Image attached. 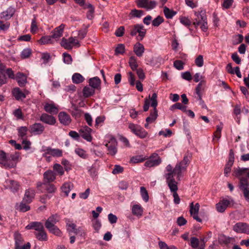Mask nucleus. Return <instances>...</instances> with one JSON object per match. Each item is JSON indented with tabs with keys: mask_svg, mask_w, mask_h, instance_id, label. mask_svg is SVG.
<instances>
[{
	"mask_svg": "<svg viewBox=\"0 0 249 249\" xmlns=\"http://www.w3.org/2000/svg\"><path fill=\"white\" fill-rule=\"evenodd\" d=\"M91 131L92 129L87 126L82 127L79 131L81 136L88 142L92 141Z\"/></svg>",
	"mask_w": 249,
	"mask_h": 249,
	"instance_id": "obj_17",
	"label": "nucleus"
},
{
	"mask_svg": "<svg viewBox=\"0 0 249 249\" xmlns=\"http://www.w3.org/2000/svg\"><path fill=\"white\" fill-rule=\"evenodd\" d=\"M127 31L132 36H136L138 34V36H136V39L138 41H142L145 37L146 33V30L142 24H136L129 26Z\"/></svg>",
	"mask_w": 249,
	"mask_h": 249,
	"instance_id": "obj_2",
	"label": "nucleus"
},
{
	"mask_svg": "<svg viewBox=\"0 0 249 249\" xmlns=\"http://www.w3.org/2000/svg\"><path fill=\"white\" fill-rule=\"evenodd\" d=\"M234 161V154L232 149H231L229 152V160L226 164L224 168V174L226 176H228V174L231 171V168Z\"/></svg>",
	"mask_w": 249,
	"mask_h": 249,
	"instance_id": "obj_14",
	"label": "nucleus"
},
{
	"mask_svg": "<svg viewBox=\"0 0 249 249\" xmlns=\"http://www.w3.org/2000/svg\"><path fill=\"white\" fill-rule=\"evenodd\" d=\"M132 213L133 215L140 217L142 215L143 209L140 205H134L132 208Z\"/></svg>",
	"mask_w": 249,
	"mask_h": 249,
	"instance_id": "obj_32",
	"label": "nucleus"
},
{
	"mask_svg": "<svg viewBox=\"0 0 249 249\" xmlns=\"http://www.w3.org/2000/svg\"><path fill=\"white\" fill-rule=\"evenodd\" d=\"M40 120L49 125H54L56 123V119L53 116L45 113L41 114Z\"/></svg>",
	"mask_w": 249,
	"mask_h": 249,
	"instance_id": "obj_19",
	"label": "nucleus"
},
{
	"mask_svg": "<svg viewBox=\"0 0 249 249\" xmlns=\"http://www.w3.org/2000/svg\"><path fill=\"white\" fill-rule=\"evenodd\" d=\"M125 51V47L124 45L123 44H119L118 45L117 47L116 48L115 52V54H122L124 53Z\"/></svg>",
	"mask_w": 249,
	"mask_h": 249,
	"instance_id": "obj_58",
	"label": "nucleus"
},
{
	"mask_svg": "<svg viewBox=\"0 0 249 249\" xmlns=\"http://www.w3.org/2000/svg\"><path fill=\"white\" fill-rule=\"evenodd\" d=\"M164 21V19L162 17L160 16H158L156 18H155L152 21V24L153 26L158 27L161 23H162Z\"/></svg>",
	"mask_w": 249,
	"mask_h": 249,
	"instance_id": "obj_56",
	"label": "nucleus"
},
{
	"mask_svg": "<svg viewBox=\"0 0 249 249\" xmlns=\"http://www.w3.org/2000/svg\"><path fill=\"white\" fill-rule=\"evenodd\" d=\"M37 190L41 193L46 190L48 193H53L56 190V187L51 183L37 182L36 183Z\"/></svg>",
	"mask_w": 249,
	"mask_h": 249,
	"instance_id": "obj_7",
	"label": "nucleus"
},
{
	"mask_svg": "<svg viewBox=\"0 0 249 249\" xmlns=\"http://www.w3.org/2000/svg\"><path fill=\"white\" fill-rule=\"evenodd\" d=\"M163 13L165 17L167 19L172 18L177 14L176 11H174L173 10H170L166 6H165L163 8Z\"/></svg>",
	"mask_w": 249,
	"mask_h": 249,
	"instance_id": "obj_39",
	"label": "nucleus"
},
{
	"mask_svg": "<svg viewBox=\"0 0 249 249\" xmlns=\"http://www.w3.org/2000/svg\"><path fill=\"white\" fill-rule=\"evenodd\" d=\"M13 12L11 9L3 11L0 14V19L8 20L13 16Z\"/></svg>",
	"mask_w": 249,
	"mask_h": 249,
	"instance_id": "obj_41",
	"label": "nucleus"
},
{
	"mask_svg": "<svg viewBox=\"0 0 249 249\" xmlns=\"http://www.w3.org/2000/svg\"><path fill=\"white\" fill-rule=\"evenodd\" d=\"M239 179V188L243 192L246 200L249 202V183L248 179L244 177H240Z\"/></svg>",
	"mask_w": 249,
	"mask_h": 249,
	"instance_id": "obj_5",
	"label": "nucleus"
},
{
	"mask_svg": "<svg viewBox=\"0 0 249 249\" xmlns=\"http://www.w3.org/2000/svg\"><path fill=\"white\" fill-rule=\"evenodd\" d=\"M128 128L133 133L141 139H144L148 135L147 132L139 125L131 123L129 124Z\"/></svg>",
	"mask_w": 249,
	"mask_h": 249,
	"instance_id": "obj_6",
	"label": "nucleus"
},
{
	"mask_svg": "<svg viewBox=\"0 0 249 249\" xmlns=\"http://www.w3.org/2000/svg\"><path fill=\"white\" fill-rule=\"evenodd\" d=\"M233 202V199L229 196L222 197L220 198L219 202L216 204V209L218 212L223 213Z\"/></svg>",
	"mask_w": 249,
	"mask_h": 249,
	"instance_id": "obj_4",
	"label": "nucleus"
},
{
	"mask_svg": "<svg viewBox=\"0 0 249 249\" xmlns=\"http://www.w3.org/2000/svg\"><path fill=\"white\" fill-rule=\"evenodd\" d=\"M72 80L74 83L79 84L84 80V78L80 73H75L72 75Z\"/></svg>",
	"mask_w": 249,
	"mask_h": 249,
	"instance_id": "obj_48",
	"label": "nucleus"
},
{
	"mask_svg": "<svg viewBox=\"0 0 249 249\" xmlns=\"http://www.w3.org/2000/svg\"><path fill=\"white\" fill-rule=\"evenodd\" d=\"M161 162V160L158 154L153 153L149 159L144 163V166L148 167L159 165Z\"/></svg>",
	"mask_w": 249,
	"mask_h": 249,
	"instance_id": "obj_10",
	"label": "nucleus"
},
{
	"mask_svg": "<svg viewBox=\"0 0 249 249\" xmlns=\"http://www.w3.org/2000/svg\"><path fill=\"white\" fill-rule=\"evenodd\" d=\"M197 18L193 22V25L196 28L200 25V28L203 32H206L208 29L207 17L205 12L201 11L196 14Z\"/></svg>",
	"mask_w": 249,
	"mask_h": 249,
	"instance_id": "obj_3",
	"label": "nucleus"
},
{
	"mask_svg": "<svg viewBox=\"0 0 249 249\" xmlns=\"http://www.w3.org/2000/svg\"><path fill=\"white\" fill-rule=\"evenodd\" d=\"M195 64L198 67H201L204 64L203 56L199 55L195 59Z\"/></svg>",
	"mask_w": 249,
	"mask_h": 249,
	"instance_id": "obj_63",
	"label": "nucleus"
},
{
	"mask_svg": "<svg viewBox=\"0 0 249 249\" xmlns=\"http://www.w3.org/2000/svg\"><path fill=\"white\" fill-rule=\"evenodd\" d=\"M38 30V26L37 25L36 20V17H34L32 19L31 25V32L33 34H35Z\"/></svg>",
	"mask_w": 249,
	"mask_h": 249,
	"instance_id": "obj_59",
	"label": "nucleus"
},
{
	"mask_svg": "<svg viewBox=\"0 0 249 249\" xmlns=\"http://www.w3.org/2000/svg\"><path fill=\"white\" fill-rule=\"evenodd\" d=\"M63 60L64 62L67 64H71L72 62V59L71 55L67 53H63Z\"/></svg>",
	"mask_w": 249,
	"mask_h": 249,
	"instance_id": "obj_64",
	"label": "nucleus"
},
{
	"mask_svg": "<svg viewBox=\"0 0 249 249\" xmlns=\"http://www.w3.org/2000/svg\"><path fill=\"white\" fill-rule=\"evenodd\" d=\"M133 51L137 56L141 57L144 52V46L140 42H137L134 45Z\"/></svg>",
	"mask_w": 249,
	"mask_h": 249,
	"instance_id": "obj_29",
	"label": "nucleus"
},
{
	"mask_svg": "<svg viewBox=\"0 0 249 249\" xmlns=\"http://www.w3.org/2000/svg\"><path fill=\"white\" fill-rule=\"evenodd\" d=\"M45 127L40 123H35L29 126V131L34 135H40L44 131Z\"/></svg>",
	"mask_w": 249,
	"mask_h": 249,
	"instance_id": "obj_15",
	"label": "nucleus"
},
{
	"mask_svg": "<svg viewBox=\"0 0 249 249\" xmlns=\"http://www.w3.org/2000/svg\"><path fill=\"white\" fill-rule=\"evenodd\" d=\"M244 174H246L247 177L249 178V168H239L236 171V176L238 178L241 177Z\"/></svg>",
	"mask_w": 249,
	"mask_h": 249,
	"instance_id": "obj_43",
	"label": "nucleus"
},
{
	"mask_svg": "<svg viewBox=\"0 0 249 249\" xmlns=\"http://www.w3.org/2000/svg\"><path fill=\"white\" fill-rule=\"evenodd\" d=\"M15 78L20 87H24L27 82L26 76L22 72H18Z\"/></svg>",
	"mask_w": 249,
	"mask_h": 249,
	"instance_id": "obj_27",
	"label": "nucleus"
},
{
	"mask_svg": "<svg viewBox=\"0 0 249 249\" xmlns=\"http://www.w3.org/2000/svg\"><path fill=\"white\" fill-rule=\"evenodd\" d=\"M72 187L73 184L70 182H68L64 183L62 185L61 189L62 193L64 194V195L66 196H68L70 191L72 188Z\"/></svg>",
	"mask_w": 249,
	"mask_h": 249,
	"instance_id": "obj_33",
	"label": "nucleus"
},
{
	"mask_svg": "<svg viewBox=\"0 0 249 249\" xmlns=\"http://www.w3.org/2000/svg\"><path fill=\"white\" fill-rule=\"evenodd\" d=\"M128 63L132 71H135L138 69V65L135 56H132L129 58Z\"/></svg>",
	"mask_w": 249,
	"mask_h": 249,
	"instance_id": "obj_45",
	"label": "nucleus"
},
{
	"mask_svg": "<svg viewBox=\"0 0 249 249\" xmlns=\"http://www.w3.org/2000/svg\"><path fill=\"white\" fill-rule=\"evenodd\" d=\"M174 185L175 187L173 188H171V186L169 187V188L171 192L173 193V196L174 197V202L176 204H178L180 203V199L178 193H177V191L178 189V183H174Z\"/></svg>",
	"mask_w": 249,
	"mask_h": 249,
	"instance_id": "obj_30",
	"label": "nucleus"
},
{
	"mask_svg": "<svg viewBox=\"0 0 249 249\" xmlns=\"http://www.w3.org/2000/svg\"><path fill=\"white\" fill-rule=\"evenodd\" d=\"M101 83V80L97 76L89 79V86L93 88L94 89H98Z\"/></svg>",
	"mask_w": 249,
	"mask_h": 249,
	"instance_id": "obj_34",
	"label": "nucleus"
},
{
	"mask_svg": "<svg viewBox=\"0 0 249 249\" xmlns=\"http://www.w3.org/2000/svg\"><path fill=\"white\" fill-rule=\"evenodd\" d=\"M36 238L40 241H46L47 240V235L44 229L43 230L36 231L35 232Z\"/></svg>",
	"mask_w": 249,
	"mask_h": 249,
	"instance_id": "obj_37",
	"label": "nucleus"
},
{
	"mask_svg": "<svg viewBox=\"0 0 249 249\" xmlns=\"http://www.w3.org/2000/svg\"><path fill=\"white\" fill-rule=\"evenodd\" d=\"M41 44H53V38L51 36H47L41 37L38 40Z\"/></svg>",
	"mask_w": 249,
	"mask_h": 249,
	"instance_id": "obj_40",
	"label": "nucleus"
},
{
	"mask_svg": "<svg viewBox=\"0 0 249 249\" xmlns=\"http://www.w3.org/2000/svg\"><path fill=\"white\" fill-rule=\"evenodd\" d=\"M17 158L14 155L8 156L3 166L6 168H13L16 165Z\"/></svg>",
	"mask_w": 249,
	"mask_h": 249,
	"instance_id": "obj_22",
	"label": "nucleus"
},
{
	"mask_svg": "<svg viewBox=\"0 0 249 249\" xmlns=\"http://www.w3.org/2000/svg\"><path fill=\"white\" fill-rule=\"evenodd\" d=\"M59 220V216L57 214L51 215L46 220L45 226L46 229H49L55 225Z\"/></svg>",
	"mask_w": 249,
	"mask_h": 249,
	"instance_id": "obj_18",
	"label": "nucleus"
},
{
	"mask_svg": "<svg viewBox=\"0 0 249 249\" xmlns=\"http://www.w3.org/2000/svg\"><path fill=\"white\" fill-rule=\"evenodd\" d=\"M25 229L27 230L34 229L36 231L43 230L44 226L41 222H32L26 226Z\"/></svg>",
	"mask_w": 249,
	"mask_h": 249,
	"instance_id": "obj_28",
	"label": "nucleus"
},
{
	"mask_svg": "<svg viewBox=\"0 0 249 249\" xmlns=\"http://www.w3.org/2000/svg\"><path fill=\"white\" fill-rule=\"evenodd\" d=\"M147 158L142 155H137L132 157L130 159V162L133 163L142 162L145 160Z\"/></svg>",
	"mask_w": 249,
	"mask_h": 249,
	"instance_id": "obj_47",
	"label": "nucleus"
},
{
	"mask_svg": "<svg viewBox=\"0 0 249 249\" xmlns=\"http://www.w3.org/2000/svg\"><path fill=\"white\" fill-rule=\"evenodd\" d=\"M190 156L188 155H185L183 160L177 164V165H178L179 167V172L180 174H182V171L186 170L187 166L189 165L190 162Z\"/></svg>",
	"mask_w": 249,
	"mask_h": 249,
	"instance_id": "obj_25",
	"label": "nucleus"
},
{
	"mask_svg": "<svg viewBox=\"0 0 249 249\" xmlns=\"http://www.w3.org/2000/svg\"><path fill=\"white\" fill-rule=\"evenodd\" d=\"M29 203H25L23 200L19 204H17L16 209L20 212H26L30 210V206L28 205Z\"/></svg>",
	"mask_w": 249,
	"mask_h": 249,
	"instance_id": "obj_31",
	"label": "nucleus"
},
{
	"mask_svg": "<svg viewBox=\"0 0 249 249\" xmlns=\"http://www.w3.org/2000/svg\"><path fill=\"white\" fill-rule=\"evenodd\" d=\"M171 109H178L184 112H186L187 111L186 107L182 105L180 103H177L173 105L171 107Z\"/></svg>",
	"mask_w": 249,
	"mask_h": 249,
	"instance_id": "obj_61",
	"label": "nucleus"
},
{
	"mask_svg": "<svg viewBox=\"0 0 249 249\" xmlns=\"http://www.w3.org/2000/svg\"><path fill=\"white\" fill-rule=\"evenodd\" d=\"M36 195V191L32 188H28L25 192L24 196L22 198L23 201H25L26 203H31L35 198Z\"/></svg>",
	"mask_w": 249,
	"mask_h": 249,
	"instance_id": "obj_16",
	"label": "nucleus"
},
{
	"mask_svg": "<svg viewBox=\"0 0 249 249\" xmlns=\"http://www.w3.org/2000/svg\"><path fill=\"white\" fill-rule=\"evenodd\" d=\"M67 230L69 233H77V229H76V225L73 223H67Z\"/></svg>",
	"mask_w": 249,
	"mask_h": 249,
	"instance_id": "obj_62",
	"label": "nucleus"
},
{
	"mask_svg": "<svg viewBox=\"0 0 249 249\" xmlns=\"http://www.w3.org/2000/svg\"><path fill=\"white\" fill-rule=\"evenodd\" d=\"M85 8H87L89 9V11H88L87 14V17L88 19H91L94 16V7L91 4H89L88 5H85Z\"/></svg>",
	"mask_w": 249,
	"mask_h": 249,
	"instance_id": "obj_46",
	"label": "nucleus"
},
{
	"mask_svg": "<svg viewBox=\"0 0 249 249\" xmlns=\"http://www.w3.org/2000/svg\"><path fill=\"white\" fill-rule=\"evenodd\" d=\"M233 230L237 233L249 234V225L246 223L238 222L233 226Z\"/></svg>",
	"mask_w": 249,
	"mask_h": 249,
	"instance_id": "obj_12",
	"label": "nucleus"
},
{
	"mask_svg": "<svg viewBox=\"0 0 249 249\" xmlns=\"http://www.w3.org/2000/svg\"><path fill=\"white\" fill-rule=\"evenodd\" d=\"M190 245L194 249L197 248L199 245L198 239L195 237H191L190 239Z\"/></svg>",
	"mask_w": 249,
	"mask_h": 249,
	"instance_id": "obj_60",
	"label": "nucleus"
},
{
	"mask_svg": "<svg viewBox=\"0 0 249 249\" xmlns=\"http://www.w3.org/2000/svg\"><path fill=\"white\" fill-rule=\"evenodd\" d=\"M95 89L90 86H86L83 90V95L85 98L89 97L94 94Z\"/></svg>",
	"mask_w": 249,
	"mask_h": 249,
	"instance_id": "obj_36",
	"label": "nucleus"
},
{
	"mask_svg": "<svg viewBox=\"0 0 249 249\" xmlns=\"http://www.w3.org/2000/svg\"><path fill=\"white\" fill-rule=\"evenodd\" d=\"M53 170L55 171L58 174L61 176L64 174V170L63 167L58 163H55L53 166Z\"/></svg>",
	"mask_w": 249,
	"mask_h": 249,
	"instance_id": "obj_53",
	"label": "nucleus"
},
{
	"mask_svg": "<svg viewBox=\"0 0 249 249\" xmlns=\"http://www.w3.org/2000/svg\"><path fill=\"white\" fill-rule=\"evenodd\" d=\"M32 53V51L30 48L24 49L21 53V58L24 59L29 58L31 56Z\"/></svg>",
	"mask_w": 249,
	"mask_h": 249,
	"instance_id": "obj_50",
	"label": "nucleus"
},
{
	"mask_svg": "<svg viewBox=\"0 0 249 249\" xmlns=\"http://www.w3.org/2000/svg\"><path fill=\"white\" fill-rule=\"evenodd\" d=\"M82 111L74 107L73 109L71 111V113L73 117L75 118L80 117L82 115Z\"/></svg>",
	"mask_w": 249,
	"mask_h": 249,
	"instance_id": "obj_57",
	"label": "nucleus"
},
{
	"mask_svg": "<svg viewBox=\"0 0 249 249\" xmlns=\"http://www.w3.org/2000/svg\"><path fill=\"white\" fill-rule=\"evenodd\" d=\"M140 191L143 200L146 202H148L149 200V196L146 188L144 187H141Z\"/></svg>",
	"mask_w": 249,
	"mask_h": 249,
	"instance_id": "obj_52",
	"label": "nucleus"
},
{
	"mask_svg": "<svg viewBox=\"0 0 249 249\" xmlns=\"http://www.w3.org/2000/svg\"><path fill=\"white\" fill-rule=\"evenodd\" d=\"M28 93L26 90L25 92H22L19 88H15L12 90L13 95L17 100H22L26 97V93Z\"/></svg>",
	"mask_w": 249,
	"mask_h": 249,
	"instance_id": "obj_26",
	"label": "nucleus"
},
{
	"mask_svg": "<svg viewBox=\"0 0 249 249\" xmlns=\"http://www.w3.org/2000/svg\"><path fill=\"white\" fill-rule=\"evenodd\" d=\"M14 239L15 240V247L19 248V246L23 242L21 234L18 232H15L14 233Z\"/></svg>",
	"mask_w": 249,
	"mask_h": 249,
	"instance_id": "obj_44",
	"label": "nucleus"
},
{
	"mask_svg": "<svg viewBox=\"0 0 249 249\" xmlns=\"http://www.w3.org/2000/svg\"><path fill=\"white\" fill-rule=\"evenodd\" d=\"M158 116L157 108H154L153 111H151L150 115L146 118V122L148 123H153L156 120Z\"/></svg>",
	"mask_w": 249,
	"mask_h": 249,
	"instance_id": "obj_35",
	"label": "nucleus"
},
{
	"mask_svg": "<svg viewBox=\"0 0 249 249\" xmlns=\"http://www.w3.org/2000/svg\"><path fill=\"white\" fill-rule=\"evenodd\" d=\"M143 14L144 12L142 10L134 9L130 11L128 16L130 18H140Z\"/></svg>",
	"mask_w": 249,
	"mask_h": 249,
	"instance_id": "obj_38",
	"label": "nucleus"
},
{
	"mask_svg": "<svg viewBox=\"0 0 249 249\" xmlns=\"http://www.w3.org/2000/svg\"><path fill=\"white\" fill-rule=\"evenodd\" d=\"M4 185L6 188L9 189L13 193L18 192L20 188L19 182L12 179L6 180Z\"/></svg>",
	"mask_w": 249,
	"mask_h": 249,
	"instance_id": "obj_13",
	"label": "nucleus"
},
{
	"mask_svg": "<svg viewBox=\"0 0 249 249\" xmlns=\"http://www.w3.org/2000/svg\"><path fill=\"white\" fill-rule=\"evenodd\" d=\"M44 109L46 112L52 115L56 114L59 111L58 106L53 103H46Z\"/></svg>",
	"mask_w": 249,
	"mask_h": 249,
	"instance_id": "obj_20",
	"label": "nucleus"
},
{
	"mask_svg": "<svg viewBox=\"0 0 249 249\" xmlns=\"http://www.w3.org/2000/svg\"><path fill=\"white\" fill-rule=\"evenodd\" d=\"M50 232L60 236L62 235V232L61 231L58 229V228L55 225L53 226V227H52L51 228H50L49 229H47Z\"/></svg>",
	"mask_w": 249,
	"mask_h": 249,
	"instance_id": "obj_54",
	"label": "nucleus"
},
{
	"mask_svg": "<svg viewBox=\"0 0 249 249\" xmlns=\"http://www.w3.org/2000/svg\"><path fill=\"white\" fill-rule=\"evenodd\" d=\"M166 171L167 173L165 174L164 177L166 178V183L168 187L171 186V188H173L175 186L173 185H174V183H178L175 180L174 177L177 176L178 179L179 180L182 175L179 172V167L176 164L175 168H173L171 164H168L166 167Z\"/></svg>",
	"mask_w": 249,
	"mask_h": 249,
	"instance_id": "obj_1",
	"label": "nucleus"
},
{
	"mask_svg": "<svg viewBox=\"0 0 249 249\" xmlns=\"http://www.w3.org/2000/svg\"><path fill=\"white\" fill-rule=\"evenodd\" d=\"M136 3L139 8H145L147 10L152 9L157 5L155 0H136Z\"/></svg>",
	"mask_w": 249,
	"mask_h": 249,
	"instance_id": "obj_8",
	"label": "nucleus"
},
{
	"mask_svg": "<svg viewBox=\"0 0 249 249\" xmlns=\"http://www.w3.org/2000/svg\"><path fill=\"white\" fill-rule=\"evenodd\" d=\"M44 152L43 154V157L47 158V155H50L54 157H61L63 155V151L62 150L58 148H52L50 147H48L46 149L42 150Z\"/></svg>",
	"mask_w": 249,
	"mask_h": 249,
	"instance_id": "obj_11",
	"label": "nucleus"
},
{
	"mask_svg": "<svg viewBox=\"0 0 249 249\" xmlns=\"http://www.w3.org/2000/svg\"><path fill=\"white\" fill-rule=\"evenodd\" d=\"M56 178L55 173L50 170H47L43 174V182L51 183Z\"/></svg>",
	"mask_w": 249,
	"mask_h": 249,
	"instance_id": "obj_21",
	"label": "nucleus"
},
{
	"mask_svg": "<svg viewBox=\"0 0 249 249\" xmlns=\"http://www.w3.org/2000/svg\"><path fill=\"white\" fill-rule=\"evenodd\" d=\"M75 153L83 159H86L88 158V154L87 153V152L82 148H76L75 149Z\"/></svg>",
	"mask_w": 249,
	"mask_h": 249,
	"instance_id": "obj_49",
	"label": "nucleus"
},
{
	"mask_svg": "<svg viewBox=\"0 0 249 249\" xmlns=\"http://www.w3.org/2000/svg\"><path fill=\"white\" fill-rule=\"evenodd\" d=\"M64 28L65 25L62 24L53 30L52 32L53 34L51 36L53 39L57 40L62 36Z\"/></svg>",
	"mask_w": 249,
	"mask_h": 249,
	"instance_id": "obj_24",
	"label": "nucleus"
},
{
	"mask_svg": "<svg viewBox=\"0 0 249 249\" xmlns=\"http://www.w3.org/2000/svg\"><path fill=\"white\" fill-rule=\"evenodd\" d=\"M223 126V124L222 123H220V125L216 126V130L213 133L214 137L217 138V139H219L220 138Z\"/></svg>",
	"mask_w": 249,
	"mask_h": 249,
	"instance_id": "obj_55",
	"label": "nucleus"
},
{
	"mask_svg": "<svg viewBox=\"0 0 249 249\" xmlns=\"http://www.w3.org/2000/svg\"><path fill=\"white\" fill-rule=\"evenodd\" d=\"M199 204L198 203H196L195 206H194L193 202H192L190 204V213L191 214H198L199 209Z\"/></svg>",
	"mask_w": 249,
	"mask_h": 249,
	"instance_id": "obj_51",
	"label": "nucleus"
},
{
	"mask_svg": "<svg viewBox=\"0 0 249 249\" xmlns=\"http://www.w3.org/2000/svg\"><path fill=\"white\" fill-rule=\"evenodd\" d=\"M28 128L26 126H21L18 128V136L22 139H25L27 134Z\"/></svg>",
	"mask_w": 249,
	"mask_h": 249,
	"instance_id": "obj_42",
	"label": "nucleus"
},
{
	"mask_svg": "<svg viewBox=\"0 0 249 249\" xmlns=\"http://www.w3.org/2000/svg\"><path fill=\"white\" fill-rule=\"evenodd\" d=\"M105 146L107 148V154L114 156L117 153V142L113 137H110L109 142L106 144Z\"/></svg>",
	"mask_w": 249,
	"mask_h": 249,
	"instance_id": "obj_9",
	"label": "nucleus"
},
{
	"mask_svg": "<svg viewBox=\"0 0 249 249\" xmlns=\"http://www.w3.org/2000/svg\"><path fill=\"white\" fill-rule=\"evenodd\" d=\"M59 120L62 124L65 125H69L71 122L70 115L65 112H61L58 114Z\"/></svg>",
	"mask_w": 249,
	"mask_h": 249,
	"instance_id": "obj_23",
	"label": "nucleus"
}]
</instances>
